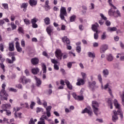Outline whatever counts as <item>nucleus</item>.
Masks as SVG:
<instances>
[{"label":"nucleus","mask_w":124,"mask_h":124,"mask_svg":"<svg viewBox=\"0 0 124 124\" xmlns=\"http://www.w3.org/2000/svg\"><path fill=\"white\" fill-rule=\"evenodd\" d=\"M109 4V6H111L110 9L108 11V15H109V16H111L112 15L111 13H112L114 17H119H119H121V13H120V11H119V10H117L116 12L112 10V9H117V7H116V6L112 4V3H110Z\"/></svg>","instance_id":"nucleus-1"},{"label":"nucleus","mask_w":124,"mask_h":124,"mask_svg":"<svg viewBox=\"0 0 124 124\" xmlns=\"http://www.w3.org/2000/svg\"><path fill=\"white\" fill-rule=\"evenodd\" d=\"M55 56L58 60H64L65 59H66L68 56L67 55V54H65L63 55V53L62 52V50L59 49H56L55 51Z\"/></svg>","instance_id":"nucleus-2"},{"label":"nucleus","mask_w":124,"mask_h":124,"mask_svg":"<svg viewBox=\"0 0 124 124\" xmlns=\"http://www.w3.org/2000/svg\"><path fill=\"white\" fill-rule=\"evenodd\" d=\"M114 104L116 109H118L117 112L120 115L121 121H123L124 114H123V112H122V109H121V106H120V104L118 103V100L116 99L114 100Z\"/></svg>","instance_id":"nucleus-3"},{"label":"nucleus","mask_w":124,"mask_h":124,"mask_svg":"<svg viewBox=\"0 0 124 124\" xmlns=\"http://www.w3.org/2000/svg\"><path fill=\"white\" fill-rule=\"evenodd\" d=\"M92 106L95 115H96V116H98V108H97L98 107H99V104L98 102L96 101H93Z\"/></svg>","instance_id":"nucleus-4"},{"label":"nucleus","mask_w":124,"mask_h":124,"mask_svg":"<svg viewBox=\"0 0 124 124\" xmlns=\"http://www.w3.org/2000/svg\"><path fill=\"white\" fill-rule=\"evenodd\" d=\"M64 16H67V13L66 12V9L64 7H61V8L60 9V17L61 19V20H64V21H66L64 19Z\"/></svg>","instance_id":"nucleus-5"},{"label":"nucleus","mask_w":124,"mask_h":124,"mask_svg":"<svg viewBox=\"0 0 124 124\" xmlns=\"http://www.w3.org/2000/svg\"><path fill=\"white\" fill-rule=\"evenodd\" d=\"M20 83H22L23 85H26L28 83H31V79L27 78L25 76H22L19 79Z\"/></svg>","instance_id":"nucleus-6"},{"label":"nucleus","mask_w":124,"mask_h":124,"mask_svg":"<svg viewBox=\"0 0 124 124\" xmlns=\"http://www.w3.org/2000/svg\"><path fill=\"white\" fill-rule=\"evenodd\" d=\"M0 98L1 100H7L8 94L4 90H1L0 92Z\"/></svg>","instance_id":"nucleus-7"},{"label":"nucleus","mask_w":124,"mask_h":124,"mask_svg":"<svg viewBox=\"0 0 124 124\" xmlns=\"http://www.w3.org/2000/svg\"><path fill=\"white\" fill-rule=\"evenodd\" d=\"M81 113L82 114L87 113L89 116H92L93 115V110H92V108H91L90 106L87 107V108H86L85 109L82 110Z\"/></svg>","instance_id":"nucleus-8"},{"label":"nucleus","mask_w":124,"mask_h":124,"mask_svg":"<svg viewBox=\"0 0 124 124\" xmlns=\"http://www.w3.org/2000/svg\"><path fill=\"white\" fill-rule=\"evenodd\" d=\"M46 31L48 35L51 36L52 34L54 33V27L52 25H48L46 28Z\"/></svg>","instance_id":"nucleus-9"},{"label":"nucleus","mask_w":124,"mask_h":124,"mask_svg":"<svg viewBox=\"0 0 124 124\" xmlns=\"http://www.w3.org/2000/svg\"><path fill=\"white\" fill-rule=\"evenodd\" d=\"M119 114V112L117 111L116 110H113V115L112 116V121L114 123H116L118 120H119V117L118 116Z\"/></svg>","instance_id":"nucleus-10"},{"label":"nucleus","mask_w":124,"mask_h":124,"mask_svg":"<svg viewBox=\"0 0 124 124\" xmlns=\"http://www.w3.org/2000/svg\"><path fill=\"white\" fill-rule=\"evenodd\" d=\"M38 21V19L35 17L31 19L32 27L33 28V29H37V28H38V25H37V24H36Z\"/></svg>","instance_id":"nucleus-11"},{"label":"nucleus","mask_w":124,"mask_h":124,"mask_svg":"<svg viewBox=\"0 0 124 124\" xmlns=\"http://www.w3.org/2000/svg\"><path fill=\"white\" fill-rule=\"evenodd\" d=\"M107 50H108V45L106 44L102 45L100 48V53L101 54L105 53Z\"/></svg>","instance_id":"nucleus-12"},{"label":"nucleus","mask_w":124,"mask_h":124,"mask_svg":"<svg viewBox=\"0 0 124 124\" xmlns=\"http://www.w3.org/2000/svg\"><path fill=\"white\" fill-rule=\"evenodd\" d=\"M43 70V79H46V73L47 72V67L46 65L43 63L42 65Z\"/></svg>","instance_id":"nucleus-13"},{"label":"nucleus","mask_w":124,"mask_h":124,"mask_svg":"<svg viewBox=\"0 0 124 124\" xmlns=\"http://www.w3.org/2000/svg\"><path fill=\"white\" fill-rule=\"evenodd\" d=\"M100 16L101 17L102 19L99 20L98 23L99 24L101 25V26H102V25L104 24V21H107V17L104 16V15H103V14H100Z\"/></svg>","instance_id":"nucleus-14"},{"label":"nucleus","mask_w":124,"mask_h":124,"mask_svg":"<svg viewBox=\"0 0 124 124\" xmlns=\"http://www.w3.org/2000/svg\"><path fill=\"white\" fill-rule=\"evenodd\" d=\"M107 89H108V92L111 97H114L113 93H112V90H111V88L109 87V83H107V84L103 86V90H107Z\"/></svg>","instance_id":"nucleus-15"},{"label":"nucleus","mask_w":124,"mask_h":124,"mask_svg":"<svg viewBox=\"0 0 124 124\" xmlns=\"http://www.w3.org/2000/svg\"><path fill=\"white\" fill-rule=\"evenodd\" d=\"M96 82L95 81H93V82H89V88L92 91H94V89H95V85Z\"/></svg>","instance_id":"nucleus-16"},{"label":"nucleus","mask_w":124,"mask_h":124,"mask_svg":"<svg viewBox=\"0 0 124 124\" xmlns=\"http://www.w3.org/2000/svg\"><path fill=\"white\" fill-rule=\"evenodd\" d=\"M62 40L65 45L70 44V40L68 38H67V36H64L63 37H62Z\"/></svg>","instance_id":"nucleus-17"},{"label":"nucleus","mask_w":124,"mask_h":124,"mask_svg":"<svg viewBox=\"0 0 124 124\" xmlns=\"http://www.w3.org/2000/svg\"><path fill=\"white\" fill-rule=\"evenodd\" d=\"M34 78L36 81V86L38 87H40V86H41V84H42V81H41L40 78H37L36 76H34Z\"/></svg>","instance_id":"nucleus-18"},{"label":"nucleus","mask_w":124,"mask_h":124,"mask_svg":"<svg viewBox=\"0 0 124 124\" xmlns=\"http://www.w3.org/2000/svg\"><path fill=\"white\" fill-rule=\"evenodd\" d=\"M99 27V25L98 23H95L94 24L92 25V29L93 31L98 32V29H97Z\"/></svg>","instance_id":"nucleus-19"},{"label":"nucleus","mask_w":124,"mask_h":124,"mask_svg":"<svg viewBox=\"0 0 124 124\" xmlns=\"http://www.w3.org/2000/svg\"><path fill=\"white\" fill-rule=\"evenodd\" d=\"M77 81L78 82L76 83L77 86H81V85H83L85 84V79L83 78H78Z\"/></svg>","instance_id":"nucleus-20"},{"label":"nucleus","mask_w":124,"mask_h":124,"mask_svg":"<svg viewBox=\"0 0 124 124\" xmlns=\"http://www.w3.org/2000/svg\"><path fill=\"white\" fill-rule=\"evenodd\" d=\"M31 62L32 64L33 65H36V64H38V62H39V60L36 58H34L31 59Z\"/></svg>","instance_id":"nucleus-21"},{"label":"nucleus","mask_w":124,"mask_h":124,"mask_svg":"<svg viewBox=\"0 0 124 124\" xmlns=\"http://www.w3.org/2000/svg\"><path fill=\"white\" fill-rule=\"evenodd\" d=\"M16 48L17 51V52H19L21 53L22 51V47L20 46V43H19L18 41L16 42Z\"/></svg>","instance_id":"nucleus-22"},{"label":"nucleus","mask_w":124,"mask_h":124,"mask_svg":"<svg viewBox=\"0 0 124 124\" xmlns=\"http://www.w3.org/2000/svg\"><path fill=\"white\" fill-rule=\"evenodd\" d=\"M65 83L68 89H69V90H72L73 89V86L72 85L70 84L69 81H68L67 79H65Z\"/></svg>","instance_id":"nucleus-23"},{"label":"nucleus","mask_w":124,"mask_h":124,"mask_svg":"<svg viewBox=\"0 0 124 124\" xmlns=\"http://www.w3.org/2000/svg\"><path fill=\"white\" fill-rule=\"evenodd\" d=\"M11 105L10 104H5L2 105V108L3 111H6L7 109H10Z\"/></svg>","instance_id":"nucleus-24"},{"label":"nucleus","mask_w":124,"mask_h":124,"mask_svg":"<svg viewBox=\"0 0 124 124\" xmlns=\"http://www.w3.org/2000/svg\"><path fill=\"white\" fill-rule=\"evenodd\" d=\"M28 2L31 6H35L37 4V0H29Z\"/></svg>","instance_id":"nucleus-25"},{"label":"nucleus","mask_w":124,"mask_h":124,"mask_svg":"<svg viewBox=\"0 0 124 124\" xmlns=\"http://www.w3.org/2000/svg\"><path fill=\"white\" fill-rule=\"evenodd\" d=\"M15 50V48H14V43H9V51H10L11 52H12L13 51H14Z\"/></svg>","instance_id":"nucleus-26"},{"label":"nucleus","mask_w":124,"mask_h":124,"mask_svg":"<svg viewBox=\"0 0 124 124\" xmlns=\"http://www.w3.org/2000/svg\"><path fill=\"white\" fill-rule=\"evenodd\" d=\"M44 23L46 26H49L50 24H51V20H50V18L48 17H46L44 19Z\"/></svg>","instance_id":"nucleus-27"},{"label":"nucleus","mask_w":124,"mask_h":124,"mask_svg":"<svg viewBox=\"0 0 124 124\" xmlns=\"http://www.w3.org/2000/svg\"><path fill=\"white\" fill-rule=\"evenodd\" d=\"M98 79L101 83V88L102 90H103V83L102 82V78L101 77V75H98Z\"/></svg>","instance_id":"nucleus-28"},{"label":"nucleus","mask_w":124,"mask_h":124,"mask_svg":"<svg viewBox=\"0 0 124 124\" xmlns=\"http://www.w3.org/2000/svg\"><path fill=\"white\" fill-rule=\"evenodd\" d=\"M107 60L108 62H112L113 60H114V58L113 57V55L111 54H109L107 55Z\"/></svg>","instance_id":"nucleus-29"},{"label":"nucleus","mask_w":124,"mask_h":124,"mask_svg":"<svg viewBox=\"0 0 124 124\" xmlns=\"http://www.w3.org/2000/svg\"><path fill=\"white\" fill-rule=\"evenodd\" d=\"M117 31V28L116 27H108L107 29V31L112 32L113 31Z\"/></svg>","instance_id":"nucleus-30"},{"label":"nucleus","mask_w":124,"mask_h":124,"mask_svg":"<svg viewBox=\"0 0 124 124\" xmlns=\"http://www.w3.org/2000/svg\"><path fill=\"white\" fill-rule=\"evenodd\" d=\"M31 72L33 74H34L35 75L39 72V68H33L31 69Z\"/></svg>","instance_id":"nucleus-31"},{"label":"nucleus","mask_w":124,"mask_h":124,"mask_svg":"<svg viewBox=\"0 0 124 124\" xmlns=\"http://www.w3.org/2000/svg\"><path fill=\"white\" fill-rule=\"evenodd\" d=\"M88 54V57H89V58H93V59H94V58H95V54H94V53H92V52H89Z\"/></svg>","instance_id":"nucleus-32"},{"label":"nucleus","mask_w":124,"mask_h":124,"mask_svg":"<svg viewBox=\"0 0 124 124\" xmlns=\"http://www.w3.org/2000/svg\"><path fill=\"white\" fill-rule=\"evenodd\" d=\"M28 5H29V3L28 2L23 3L20 6V8H28Z\"/></svg>","instance_id":"nucleus-33"},{"label":"nucleus","mask_w":124,"mask_h":124,"mask_svg":"<svg viewBox=\"0 0 124 124\" xmlns=\"http://www.w3.org/2000/svg\"><path fill=\"white\" fill-rule=\"evenodd\" d=\"M103 73L104 76H107V75H109V70L107 69H105L103 70Z\"/></svg>","instance_id":"nucleus-34"},{"label":"nucleus","mask_w":124,"mask_h":124,"mask_svg":"<svg viewBox=\"0 0 124 124\" xmlns=\"http://www.w3.org/2000/svg\"><path fill=\"white\" fill-rule=\"evenodd\" d=\"M24 23L25 24H26L27 26H29V25H31V21L28 19L25 18L23 20Z\"/></svg>","instance_id":"nucleus-35"},{"label":"nucleus","mask_w":124,"mask_h":124,"mask_svg":"<svg viewBox=\"0 0 124 124\" xmlns=\"http://www.w3.org/2000/svg\"><path fill=\"white\" fill-rule=\"evenodd\" d=\"M20 109H21V108H20L19 107L16 108V110L15 111V112L14 113L15 118H16V119H17L18 118V115H17V111H20Z\"/></svg>","instance_id":"nucleus-36"},{"label":"nucleus","mask_w":124,"mask_h":124,"mask_svg":"<svg viewBox=\"0 0 124 124\" xmlns=\"http://www.w3.org/2000/svg\"><path fill=\"white\" fill-rule=\"evenodd\" d=\"M107 36L106 35V32H104L103 34L101 35V40H105V39L107 38Z\"/></svg>","instance_id":"nucleus-37"},{"label":"nucleus","mask_w":124,"mask_h":124,"mask_svg":"<svg viewBox=\"0 0 124 124\" xmlns=\"http://www.w3.org/2000/svg\"><path fill=\"white\" fill-rule=\"evenodd\" d=\"M76 19V16L73 15L72 16L70 17V21L74 22V21H75Z\"/></svg>","instance_id":"nucleus-38"},{"label":"nucleus","mask_w":124,"mask_h":124,"mask_svg":"<svg viewBox=\"0 0 124 124\" xmlns=\"http://www.w3.org/2000/svg\"><path fill=\"white\" fill-rule=\"evenodd\" d=\"M11 27L12 29V31H14V30H15L16 29V28H17V26H16L14 24V22H11Z\"/></svg>","instance_id":"nucleus-39"},{"label":"nucleus","mask_w":124,"mask_h":124,"mask_svg":"<svg viewBox=\"0 0 124 124\" xmlns=\"http://www.w3.org/2000/svg\"><path fill=\"white\" fill-rule=\"evenodd\" d=\"M51 62L52 63H53L54 64H58V63H59V62L55 59H51Z\"/></svg>","instance_id":"nucleus-40"},{"label":"nucleus","mask_w":124,"mask_h":124,"mask_svg":"<svg viewBox=\"0 0 124 124\" xmlns=\"http://www.w3.org/2000/svg\"><path fill=\"white\" fill-rule=\"evenodd\" d=\"M76 100H79V101L84 100V96L78 95Z\"/></svg>","instance_id":"nucleus-41"},{"label":"nucleus","mask_w":124,"mask_h":124,"mask_svg":"<svg viewBox=\"0 0 124 124\" xmlns=\"http://www.w3.org/2000/svg\"><path fill=\"white\" fill-rule=\"evenodd\" d=\"M81 75L82 77V79H83V80H86V78H87V74L84 72H81Z\"/></svg>","instance_id":"nucleus-42"},{"label":"nucleus","mask_w":124,"mask_h":124,"mask_svg":"<svg viewBox=\"0 0 124 124\" xmlns=\"http://www.w3.org/2000/svg\"><path fill=\"white\" fill-rule=\"evenodd\" d=\"M47 116L45 115H43L41 118H40V120L45 121V120L47 119Z\"/></svg>","instance_id":"nucleus-43"},{"label":"nucleus","mask_w":124,"mask_h":124,"mask_svg":"<svg viewBox=\"0 0 124 124\" xmlns=\"http://www.w3.org/2000/svg\"><path fill=\"white\" fill-rule=\"evenodd\" d=\"M81 46H78L76 47V51L78 53H81Z\"/></svg>","instance_id":"nucleus-44"},{"label":"nucleus","mask_w":124,"mask_h":124,"mask_svg":"<svg viewBox=\"0 0 124 124\" xmlns=\"http://www.w3.org/2000/svg\"><path fill=\"white\" fill-rule=\"evenodd\" d=\"M18 31L19 33H24V29H23V28L19 27L18 28Z\"/></svg>","instance_id":"nucleus-45"},{"label":"nucleus","mask_w":124,"mask_h":124,"mask_svg":"<svg viewBox=\"0 0 124 124\" xmlns=\"http://www.w3.org/2000/svg\"><path fill=\"white\" fill-rule=\"evenodd\" d=\"M9 91V92H13V93H17V89L13 88H10Z\"/></svg>","instance_id":"nucleus-46"},{"label":"nucleus","mask_w":124,"mask_h":124,"mask_svg":"<svg viewBox=\"0 0 124 124\" xmlns=\"http://www.w3.org/2000/svg\"><path fill=\"white\" fill-rule=\"evenodd\" d=\"M0 65L1 66V69L3 70L4 72L5 71V69H4L5 67V66H4V64H3V62L0 63Z\"/></svg>","instance_id":"nucleus-47"},{"label":"nucleus","mask_w":124,"mask_h":124,"mask_svg":"<svg viewBox=\"0 0 124 124\" xmlns=\"http://www.w3.org/2000/svg\"><path fill=\"white\" fill-rule=\"evenodd\" d=\"M41 111H43V108H36V113H39L41 112Z\"/></svg>","instance_id":"nucleus-48"},{"label":"nucleus","mask_w":124,"mask_h":124,"mask_svg":"<svg viewBox=\"0 0 124 124\" xmlns=\"http://www.w3.org/2000/svg\"><path fill=\"white\" fill-rule=\"evenodd\" d=\"M34 106H35V103L34 102H31L30 105L31 109H33Z\"/></svg>","instance_id":"nucleus-49"},{"label":"nucleus","mask_w":124,"mask_h":124,"mask_svg":"<svg viewBox=\"0 0 124 124\" xmlns=\"http://www.w3.org/2000/svg\"><path fill=\"white\" fill-rule=\"evenodd\" d=\"M37 102L39 105H42V103L41 102V101H40V98H39L38 97H37Z\"/></svg>","instance_id":"nucleus-50"},{"label":"nucleus","mask_w":124,"mask_h":124,"mask_svg":"<svg viewBox=\"0 0 124 124\" xmlns=\"http://www.w3.org/2000/svg\"><path fill=\"white\" fill-rule=\"evenodd\" d=\"M29 124H35V123L33 121V118H31L30 121L29 122Z\"/></svg>","instance_id":"nucleus-51"},{"label":"nucleus","mask_w":124,"mask_h":124,"mask_svg":"<svg viewBox=\"0 0 124 124\" xmlns=\"http://www.w3.org/2000/svg\"><path fill=\"white\" fill-rule=\"evenodd\" d=\"M105 24L107 27L111 26V22L109 20H106Z\"/></svg>","instance_id":"nucleus-52"},{"label":"nucleus","mask_w":124,"mask_h":124,"mask_svg":"<svg viewBox=\"0 0 124 124\" xmlns=\"http://www.w3.org/2000/svg\"><path fill=\"white\" fill-rule=\"evenodd\" d=\"M51 109H52V106H49L46 108V112H50L51 111Z\"/></svg>","instance_id":"nucleus-53"},{"label":"nucleus","mask_w":124,"mask_h":124,"mask_svg":"<svg viewBox=\"0 0 124 124\" xmlns=\"http://www.w3.org/2000/svg\"><path fill=\"white\" fill-rule=\"evenodd\" d=\"M2 6H3L4 9H8V4L7 3L2 4Z\"/></svg>","instance_id":"nucleus-54"},{"label":"nucleus","mask_w":124,"mask_h":124,"mask_svg":"<svg viewBox=\"0 0 124 124\" xmlns=\"http://www.w3.org/2000/svg\"><path fill=\"white\" fill-rule=\"evenodd\" d=\"M97 32H96L94 34V39H98V33Z\"/></svg>","instance_id":"nucleus-55"},{"label":"nucleus","mask_w":124,"mask_h":124,"mask_svg":"<svg viewBox=\"0 0 124 124\" xmlns=\"http://www.w3.org/2000/svg\"><path fill=\"white\" fill-rule=\"evenodd\" d=\"M53 67H54V69H55V70H59V69H60V67L58 65H57V64H54Z\"/></svg>","instance_id":"nucleus-56"},{"label":"nucleus","mask_w":124,"mask_h":124,"mask_svg":"<svg viewBox=\"0 0 124 124\" xmlns=\"http://www.w3.org/2000/svg\"><path fill=\"white\" fill-rule=\"evenodd\" d=\"M24 73H25L26 76H30V71H29V70L26 69L24 71Z\"/></svg>","instance_id":"nucleus-57"},{"label":"nucleus","mask_w":124,"mask_h":124,"mask_svg":"<svg viewBox=\"0 0 124 124\" xmlns=\"http://www.w3.org/2000/svg\"><path fill=\"white\" fill-rule=\"evenodd\" d=\"M43 106L45 107V108H46V107H47V102H46V101H45V100H43Z\"/></svg>","instance_id":"nucleus-58"},{"label":"nucleus","mask_w":124,"mask_h":124,"mask_svg":"<svg viewBox=\"0 0 124 124\" xmlns=\"http://www.w3.org/2000/svg\"><path fill=\"white\" fill-rule=\"evenodd\" d=\"M45 10L48 11L50 9V6L49 5H45Z\"/></svg>","instance_id":"nucleus-59"},{"label":"nucleus","mask_w":124,"mask_h":124,"mask_svg":"<svg viewBox=\"0 0 124 124\" xmlns=\"http://www.w3.org/2000/svg\"><path fill=\"white\" fill-rule=\"evenodd\" d=\"M3 49H4V47H3V44H0V50L1 52H3Z\"/></svg>","instance_id":"nucleus-60"},{"label":"nucleus","mask_w":124,"mask_h":124,"mask_svg":"<svg viewBox=\"0 0 124 124\" xmlns=\"http://www.w3.org/2000/svg\"><path fill=\"white\" fill-rule=\"evenodd\" d=\"M21 45L22 47H25V41L24 40H22L21 41Z\"/></svg>","instance_id":"nucleus-61"},{"label":"nucleus","mask_w":124,"mask_h":124,"mask_svg":"<svg viewBox=\"0 0 124 124\" xmlns=\"http://www.w3.org/2000/svg\"><path fill=\"white\" fill-rule=\"evenodd\" d=\"M37 124H46L45 121L40 120V121L38 122Z\"/></svg>","instance_id":"nucleus-62"},{"label":"nucleus","mask_w":124,"mask_h":124,"mask_svg":"<svg viewBox=\"0 0 124 124\" xmlns=\"http://www.w3.org/2000/svg\"><path fill=\"white\" fill-rule=\"evenodd\" d=\"M7 62H8V63H14L13 61H12V60H11L9 58L7 59Z\"/></svg>","instance_id":"nucleus-63"},{"label":"nucleus","mask_w":124,"mask_h":124,"mask_svg":"<svg viewBox=\"0 0 124 124\" xmlns=\"http://www.w3.org/2000/svg\"><path fill=\"white\" fill-rule=\"evenodd\" d=\"M98 44L96 42H94L93 43V47H98Z\"/></svg>","instance_id":"nucleus-64"}]
</instances>
